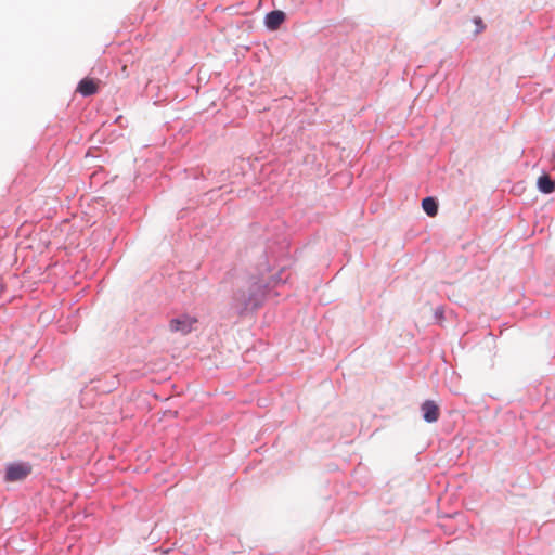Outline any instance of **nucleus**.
Listing matches in <instances>:
<instances>
[{
  "instance_id": "nucleus-3",
  "label": "nucleus",
  "mask_w": 555,
  "mask_h": 555,
  "mask_svg": "<svg viewBox=\"0 0 555 555\" xmlns=\"http://www.w3.org/2000/svg\"><path fill=\"white\" fill-rule=\"evenodd\" d=\"M101 81L94 78H83L77 86L76 91L83 96H90L98 93Z\"/></svg>"
},
{
  "instance_id": "nucleus-7",
  "label": "nucleus",
  "mask_w": 555,
  "mask_h": 555,
  "mask_svg": "<svg viewBox=\"0 0 555 555\" xmlns=\"http://www.w3.org/2000/svg\"><path fill=\"white\" fill-rule=\"evenodd\" d=\"M538 188L541 192L550 194L555 191V181L547 175H543L538 179Z\"/></svg>"
},
{
  "instance_id": "nucleus-6",
  "label": "nucleus",
  "mask_w": 555,
  "mask_h": 555,
  "mask_svg": "<svg viewBox=\"0 0 555 555\" xmlns=\"http://www.w3.org/2000/svg\"><path fill=\"white\" fill-rule=\"evenodd\" d=\"M285 14L282 11H271L266 16V25L268 28L274 30L280 27V25L284 22Z\"/></svg>"
},
{
  "instance_id": "nucleus-1",
  "label": "nucleus",
  "mask_w": 555,
  "mask_h": 555,
  "mask_svg": "<svg viewBox=\"0 0 555 555\" xmlns=\"http://www.w3.org/2000/svg\"><path fill=\"white\" fill-rule=\"evenodd\" d=\"M262 296L263 291L259 284H254L248 291L242 289L235 295L237 308L241 311L257 308L260 305Z\"/></svg>"
},
{
  "instance_id": "nucleus-2",
  "label": "nucleus",
  "mask_w": 555,
  "mask_h": 555,
  "mask_svg": "<svg viewBox=\"0 0 555 555\" xmlns=\"http://www.w3.org/2000/svg\"><path fill=\"white\" fill-rule=\"evenodd\" d=\"M197 322L198 320L195 317L181 314L169 322V330L173 333L186 335L194 330Z\"/></svg>"
},
{
  "instance_id": "nucleus-9",
  "label": "nucleus",
  "mask_w": 555,
  "mask_h": 555,
  "mask_svg": "<svg viewBox=\"0 0 555 555\" xmlns=\"http://www.w3.org/2000/svg\"><path fill=\"white\" fill-rule=\"evenodd\" d=\"M474 22H475V24H476V25H477V27H478V30H477V31H481V30H483L485 25H483L482 20H481L480 17H476V18L474 20Z\"/></svg>"
},
{
  "instance_id": "nucleus-8",
  "label": "nucleus",
  "mask_w": 555,
  "mask_h": 555,
  "mask_svg": "<svg viewBox=\"0 0 555 555\" xmlns=\"http://www.w3.org/2000/svg\"><path fill=\"white\" fill-rule=\"evenodd\" d=\"M422 207L424 211L430 217H435L438 212L437 202L433 197L424 198L422 201Z\"/></svg>"
},
{
  "instance_id": "nucleus-4",
  "label": "nucleus",
  "mask_w": 555,
  "mask_h": 555,
  "mask_svg": "<svg viewBox=\"0 0 555 555\" xmlns=\"http://www.w3.org/2000/svg\"><path fill=\"white\" fill-rule=\"evenodd\" d=\"M421 410L423 412V418L428 423L437 422L440 416V409L433 400H426L422 404Z\"/></svg>"
},
{
  "instance_id": "nucleus-5",
  "label": "nucleus",
  "mask_w": 555,
  "mask_h": 555,
  "mask_svg": "<svg viewBox=\"0 0 555 555\" xmlns=\"http://www.w3.org/2000/svg\"><path fill=\"white\" fill-rule=\"evenodd\" d=\"M30 473V467L24 464H14L7 469V480L16 481L24 479Z\"/></svg>"
}]
</instances>
